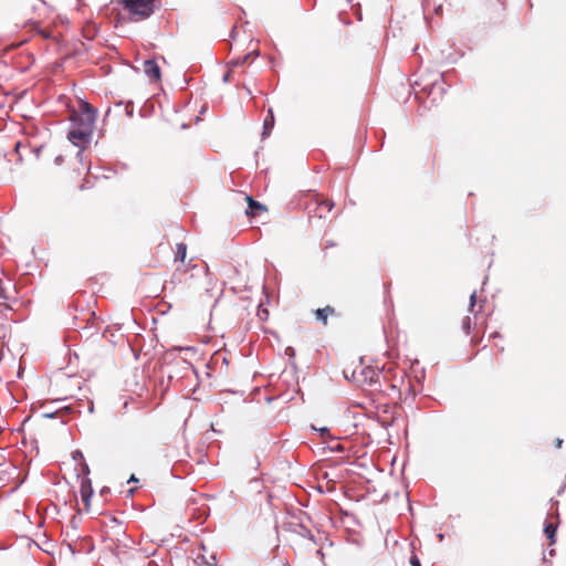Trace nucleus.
<instances>
[{
    "label": "nucleus",
    "instance_id": "nucleus-1",
    "mask_svg": "<svg viewBox=\"0 0 566 566\" xmlns=\"http://www.w3.org/2000/svg\"><path fill=\"white\" fill-rule=\"evenodd\" d=\"M70 120L72 125L67 133V139L74 146L83 149L85 145L91 143L96 119L92 115L74 112L70 116Z\"/></svg>",
    "mask_w": 566,
    "mask_h": 566
},
{
    "label": "nucleus",
    "instance_id": "nucleus-2",
    "mask_svg": "<svg viewBox=\"0 0 566 566\" xmlns=\"http://www.w3.org/2000/svg\"><path fill=\"white\" fill-rule=\"evenodd\" d=\"M156 0H111L112 3L122 4L128 11L130 21H143L155 12Z\"/></svg>",
    "mask_w": 566,
    "mask_h": 566
},
{
    "label": "nucleus",
    "instance_id": "nucleus-3",
    "mask_svg": "<svg viewBox=\"0 0 566 566\" xmlns=\"http://www.w3.org/2000/svg\"><path fill=\"white\" fill-rule=\"evenodd\" d=\"M353 377L359 385H373L378 379V373L371 367H366L360 369L359 376H357L356 370H354Z\"/></svg>",
    "mask_w": 566,
    "mask_h": 566
},
{
    "label": "nucleus",
    "instance_id": "nucleus-4",
    "mask_svg": "<svg viewBox=\"0 0 566 566\" xmlns=\"http://www.w3.org/2000/svg\"><path fill=\"white\" fill-rule=\"evenodd\" d=\"M421 90H428V95L432 96V102H436L438 98H441L446 92L442 75H438L436 80H433L429 85H424Z\"/></svg>",
    "mask_w": 566,
    "mask_h": 566
},
{
    "label": "nucleus",
    "instance_id": "nucleus-5",
    "mask_svg": "<svg viewBox=\"0 0 566 566\" xmlns=\"http://www.w3.org/2000/svg\"><path fill=\"white\" fill-rule=\"evenodd\" d=\"M143 71L150 82H158L161 78L160 67L153 59L144 61Z\"/></svg>",
    "mask_w": 566,
    "mask_h": 566
},
{
    "label": "nucleus",
    "instance_id": "nucleus-6",
    "mask_svg": "<svg viewBox=\"0 0 566 566\" xmlns=\"http://www.w3.org/2000/svg\"><path fill=\"white\" fill-rule=\"evenodd\" d=\"M80 492L83 502L88 505V502L93 495L92 481L90 476H82L80 482Z\"/></svg>",
    "mask_w": 566,
    "mask_h": 566
},
{
    "label": "nucleus",
    "instance_id": "nucleus-7",
    "mask_svg": "<svg viewBox=\"0 0 566 566\" xmlns=\"http://www.w3.org/2000/svg\"><path fill=\"white\" fill-rule=\"evenodd\" d=\"M247 201H248V210L245 211L247 214H250L252 217H255L258 216L261 211H265L266 208L265 206H263L262 203H260L259 201L254 200L252 197L250 196H247L245 197Z\"/></svg>",
    "mask_w": 566,
    "mask_h": 566
},
{
    "label": "nucleus",
    "instance_id": "nucleus-8",
    "mask_svg": "<svg viewBox=\"0 0 566 566\" xmlns=\"http://www.w3.org/2000/svg\"><path fill=\"white\" fill-rule=\"evenodd\" d=\"M14 292V286L10 280L4 281L0 279V298L10 301L12 300V293Z\"/></svg>",
    "mask_w": 566,
    "mask_h": 566
},
{
    "label": "nucleus",
    "instance_id": "nucleus-9",
    "mask_svg": "<svg viewBox=\"0 0 566 566\" xmlns=\"http://www.w3.org/2000/svg\"><path fill=\"white\" fill-rule=\"evenodd\" d=\"M273 126H274V115H273L272 109H269V116L264 119V123H263V132H262L263 138H265L266 136L270 135Z\"/></svg>",
    "mask_w": 566,
    "mask_h": 566
},
{
    "label": "nucleus",
    "instance_id": "nucleus-10",
    "mask_svg": "<svg viewBox=\"0 0 566 566\" xmlns=\"http://www.w3.org/2000/svg\"><path fill=\"white\" fill-rule=\"evenodd\" d=\"M77 114H87L92 115L93 118L96 119L97 117V109L94 108L88 102H81L80 112H76Z\"/></svg>",
    "mask_w": 566,
    "mask_h": 566
},
{
    "label": "nucleus",
    "instance_id": "nucleus-11",
    "mask_svg": "<svg viewBox=\"0 0 566 566\" xmlns=\"http://www.w3.org/2000/svg\"><path fill=\"white\" fill-rule=\"evenodd\" d=\"M334 207V202L331 200H322L317 206V214L319 218H325V211L329 212Z\"/></svg>",
    "mask_w": 566,
    "mask_h": 566
},
{
    "label": "nucleus",
    "instance_id": "nucleus-12",
    "mask_svg": "<svg viewBox=\"0 0 566 566\" xmlns=\"http://www.w3.org/2000/svg\"><path fill=\"white\" fill-rule=\"evenodd\" d=\"M557 531V525L553 522H548L545 524L544 533L546 534L547 538L549 539L551 544L555 543V535Z\"/></svg>",
    "mask_w": 566,
    "mask_h": 566
},
{
    "label": "nucleus",
    "instance_id": "nucleus-13",
    "mask_svg": "<svg viewBox=\"0 0 566 566\" xmlns=\"http://www.w3.org/2000/svg\"><path fill=\"white\" fill-rule=\"evenodd\" d=\"M333 313H334V308L331 306H326L324 308H318L316 311L315 315L318 321H322L324 324H326L327 314H333Z\"/></svg>",
    "mask_w": 566,
    "mask_h": 566
},
{
    "label": "nucleus",
    "instance_id": "nucleus-14",
    "mask_svg": "<svg viewBox=\"0 0 566 566\" xmlns=\"http://www.w3.org/2000/svg\"><path fill=\"white\" fill-rule=\"evenodd\" d=\"M187 253V245L185 243H177L175 259L184 262Z\"/></svg>",
    "mask_w": 566,
    "mask_h": 566
},
{
    "label": "nucleus",
    "instance_id": "nucleus-15",
    "mask_svg": "<svg viewBox=\"0 0 566 566\" xmlns=\"http://www.w3.org/2000/svg\"><path fill=\"white\" fill-rule=\"evenodd\" d=\"M80 472L77 473V478H82V476H88L90 475V467L88 464L86 463L85 460H83L81 463H80Z\"/></svg>",
    "mask_w": 566,
    "mask_h": 566
},
{
    "label": "nucleus",
    "instance_id": "nucleus-16",
    "mask_svg": "<svg viewBox=\"0 0 566 566\" xmlns=\"http://www.w3.org/2000/svg\"><path fill=\"white\" fill-rule=\"evenodd\" d=\"M462 328L465 332V334H470L471 331V318L467 316L462 322Z\"/></svg>",
    "mask_w": 566,
    "mask_h": 566
},
{
    "label": "nucleus",
    "instance_id": "nucleus-17",
    "mask_svg": "<svg viewBox=\"0 0 566 566\" xmlns=\"http://www.w3.org/2000/svg\"><path fill=\"white\" fill-rule=\"evenodd\" d=\"M250 56H251V54L248 53L242 59H237V60L231 61L230 64L233 66L242 65Z\"/></svg>",
    "mask_w": 566,
    "mask_h": 566
},
{
    "label": "nucleus",
    "instance_id": "nucleus-18",
    "mask_svg": "<svg viewBox=\"0 0 566 566\" xmlns=\"http://www.w3.org/2000/svg\"><path fill=\"white\" fill-rule=\"evenodd\" d=\"M72 459H73L74 461H76V462H77V461H80V463H81V462L84 460V457H83L82 451H80V450H75V451H73V452H72Z\"/></svg>",
    "mask_w": 566,
    "mask_h": 566
},
{
    "label": "nucleus",
    "instance_id": "nucleus-19",
    "mask_svg": "<svg viewBox=\"0 0 566 566\" xmlns=\"http://www.w3.org/2000/svg\"><path fill=\"white\" fill-rule=\"evenodd\" d=\"M475 303H476V292L473 291L470 295V311H473Z\"/></svg>",
    "mask_w": 566,
    "mask_h": 566
},
{
    "label": "nucleus",
    "instance_id": "nucleus-20",
    "mask_svg": "<svg viewBox=\"0 0 566 566\" xmlns=\"http://www.w3.org/2000/svg\"><path fill=\"white\" fill-rule=\"evenodd\" d=\"M258 316L260 317V319L262 321H265L269 316V312L266 308H260L259 312H258Z\"/></svg>",
    "mask_w": 566,
    "mask_h": 566
},
{
    "label": "nucleus",
    "instance_id": "nucleus-21",
    "mask_svg": "<svg viewBox=\"0 0 566 566\" xmlns=\"http://www.w3.org/2000/svg\"><path fill=\"white\" fill-rule=\"evenodd\" d=\"M206 566H218L217 565V558L214 555H211L209 559L206 562Z\"/></svg>",
    "mask_w": 566,
    "mask_h": 566
},
{
    "label": "nucleus",
    "instance_id": "nucleus-22",
    "mask_svg": "<svg viewBox=\"0 0 566 566\" xmlns=\"http://www.w3.org/2000/svg\"><path fill=\"white\" fill-rule=\"evenodd\" d=\"M125 111H126V114L132 117L133 116V113H134V107H133V103L129 102L127 103L126 107H125Z\"/></svg>",
    "mask_w": 566,
    "mask_h": 566
},
{
    "label": "nucleus",
    "instance_id": "nucleus-23",
    "mask_svg": "<svg viewBox=\"0 0 566 566\" xmlns=\"http://www.w3.org/2000/svg\"><path fill=\"white\" fill-rule=\"evenodd\" d=\"M409 562L411 566H421V563L416 555H412Z\"/></svg>",
    "mask_w": 566,
    "mask_h": 566
},
{
    "label": "nucleus",
    "instance_id": "nucleus-24",
    "mask_svg": "<svg viewBox=\"0 0 566 566\" xmlns=\"http://www.w3.org/2000/svg\"><path fill=\"white\" fill-rule=\"evenodd\" d=\"M207 558L205 555H198L196 558V563L200 566L206 565Z\"/></svg>",
    "mask_w": 566,
    "mask_h": 566
},
{
    "label": "nucleus",
    "instance_id": "nucleus-25",
    "mask_svg": "<svg viewBox=\"0 0 566 566\" xmlns=\"http://www.w3.org/2000/svg\"><path fill=\"white\" fill-rule=\"evenodd\" d=\"M333 450L337 451V452H343L344 451V447L342 444L337 443L335 447H333Z\"/></svg>",
    "mask_w": 566,
    "mask_h": 566
},
{
    "label": "nucleus",
    "instance_id": "nucleus-26",
    "mask_svg": "<svg viewBox=\"0 0 566 566\" xmlns=\"http://www.w3.org/2000/svg\"><path fill=\"white\" fill-rule=\"evenodd\" d=\"M319 432H321V436H325V434H327L329 432V430H328V428L323 427V428L319 429Z\"/></svg>",
    "mask_w": 566,
    "mask_h": 566
},
{
    "label": "nucleus",
    "instance_id": "nucleus-27",
    "mask_svg": "<svg viewBox=\"0 0 566 566\" xmlns=\"http://www.w3.org/2000/svg\"><path fill=\"white\" fill-rule=\"evenodd\" d=\"M223 82L224 83H228L230 81V72H227L224 75H223Z\"/></svg>",
    "mask_w": 566,
    "mask_h": 566
},
{
    "label": "nucleus",
    "instance_id": "nucleus-28",
    "mask_svg": "<svg viewBox=\"0 0 566 566\" xmlns=\"http://www.w3.org/2000/svg\"><path fill=\"white\" fill-rule=\"evenodd\" d=\"M562 443H563V440H562V439H557V440H556V447H557V448H560V447H562Z\"/></svg>",
    "mask_w": 566,
    "mask_h": 566
},
{
    "label": "nucleus",
    "instance_id": "nucleus-29",
    "mask_svg": "<svg viewBox=\"0 0 566 566\" xmlns=\"http://www.w3.org/2000/svg\"><path fill=\"white\" fill-rule=\"evenodd\" d=\"M133 481H135V482L137 481V479L135 478V475H132V476L129 478V480H128V482H133Z\"/></svg>",
    "mask_w": 566,
    "mask_h": 566
},
{
    "label": "nucleus",
    "instance_id": "nucleus-30",
    "mask_svg": "<svg viewBox=\"0 0 566 566\" xmlns=\"http://www.w3.org/2000/svg\"><path fill=\"white\" fill-rule=\"evenodd\" d=\"M46 418H53L54 417V413H45L44 415Z\"/></svg>",
    "mask_w": 566,
    "mask_h": 566
},
{
    "label": "nucleus",
    "instance_id": "nucleus-31",
    "mask_svg": "<svg viewBox=\"0 0 566 566\" xmlns=\"http://www.w3.org/2000/svg\"><path fill=\"white\" fill-rule=\"evenodd\" d=\"M439 10H441V6H438V7L436 8V12L438 13V12H439Z\"/></svg>",
    "mask_w": 566,
    "mask_h": 566
},
{
    "label": "nucleus",
    "instance_id": "nucleus-32",
    "mask_svg": "<svg viewBox=\"0 0 566 566\" xmlns=\"http://www.w3.org/2000/svg\"><path fill=\"white\" fill-rule=\"evenodd\" d=\"M439 538H440V541H442L443 539V534H439Z\"/></svg>",
    "mask_w": 566,
    "mask_h": 566
},
{
    "label": "nucleus",
    "instance_id": "nucleus-33",
    "mask_svg": "<svg viewBox=\"0 0 566 566\" xmlns=\"http://www.w3.org/2000/svg\"><path fill=\"white\" fill-rule=\"evenodd\" d=\"M555 551L554 549H551L549 551V555H554Z\"/></svg>",
    "mask_w": 566,
    "mask_h": 566
}]
</instances>
